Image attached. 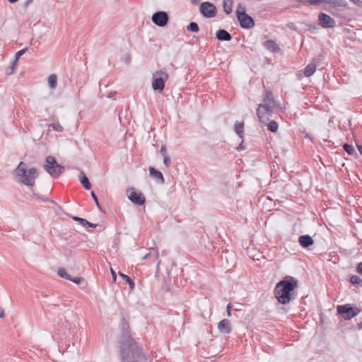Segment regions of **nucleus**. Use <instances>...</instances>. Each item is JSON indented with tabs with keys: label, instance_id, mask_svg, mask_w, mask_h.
Masks as SVG:
<instances>
[{
	"label": "nucleus",
	"instance_id": "nucleus-13",
	"mask_svg": "<svg viewBox=\"0 0 362 362\" xmlns=\"http://www.w3.org/2000/svg\"><path fill=\"white\" fill-rule=\"evenodd\" d=\"M300 245L304 247L308 248L314 244V240L309 235H303L298 238Z\"/></svg>",
	"mask_w": 362,
	"mask_h": 362
},
{
	"label": "nucleus",
	"instance_id": "nucleus-6",
	"mask_svg": "<svg viewBox=\"0 0 362 362\" xmlns=\"http://www.w3.org/2000/svg\"><path fill=\"white\" fill-rule=\"evenodd\" d=\"M337 310L344 320H351L361 312L358 307L349 303L338 305Z\"/></svg>",
	"mask_w": 362,
	"mask_h": 362
},
{
	"label": "nucleus",
	"instance_id": "nucleus-10",
	"mask_svg": "<svg viewBox=\"0 0 362 362\" xmlns=\"http://www.w3.org/2000/svg\"><path fill=\"white\" fill-rule=\"evenodd\" d=\"M151 20L156 25L164 27L168 24L169 16L165 11H157L152 15Z\"/></svg>",
	"mask_w": 362,
	"mask_h": 362
},
{
	"label": "nucleus",
	"instance_id": "nucleus-52",
	"mask_svg": "<svg viewBox=\"0 0 362 362\" xmlns=\"http://www.w3.org/2000/svg\"><path fill=\"white\" fill-rule=\"evenodd\" d=\"M354 4L357 6H361L362 5V1L361 0H351Z\"/></svg>",
	"mask_w": 362,
	"mask_h": 362
},
{
	"label": "nucleus",
	"instance_id": "nucleus-38",
	"mask_svg": "<svg viewBox=\"0 0 362 362\" xmlns=\"http://www.w3.org/2000/svg\"><path fill=\"white\" fill-rule=\"evenodd\" d=\"M65 324L68 325V326H69V334H73L75 332V330H76L75 325H74L72 323L68 322L67 320H65Z\"/></svg>",
	"mask_w": 362,
	"mask_h": 362
},
{
	"label": "nucleus",
	"instance_id": "nucleus-8",
	"mask_svg": "<svg viewBox=\"0 0 362 362\" xmlns=\"http://www.w3.org/2000/svg\"><path fill=\"white\" fill-rule=\"evenodd\" d=\"M199 11L202 16L211 18L216 16L217 9L214 4L209 1H204L200 4Z\"/></svg>",
	"mask_w": 362,
	"mask_h": 362
},
{
	"label": "nucleus",
	"instance_id": "nucleus-3",
	"mask_svg": "<svg viewBox=\"0 0 362 362\" xmlns=\"http://www.w3.org/2000/svg\"><path fill=\"white\" fill-rule=\"evenodd\" d=\"M16 180L18 182L28 187H33L35 182V178L37 177V169L31 168L27 170V164L21 162L14 170Z\"/></svg>",
	"mask_w": 362,
	"mask_h": 362
},
{
	"label": "nucleus",
	"instance_id": "nucleus-32",
	"mask_svg": "<svg viewBox=\"0 0 362 362\" xmlns=\"http://www.w3.org/2000/svg\"><path fill=\"white\" fill-rule=\"evenodd\" d=\"M58 275L63 279L70 280L71 278V276L66 271L64 268L59 269L57 272Z\"/></svg>",
	"mask_w": 362,
	"mask_h": 362
},
{
	"label": "nucleus",
	"instance_id": "nucleus-27",
	"mask_svg": "<svg viewBox=\"0 0 362 362\" xmlns=\"http://www.w3.org/2000/svg\"><path fill=\"white\" fill-rule=\"evenodd\" d=\"M343 148L349 155L352 156L356 154L357 156V153L352 145L345 143L343 144Z\"/></svg>",
	"mask_w": 362,
	"mask_h": 362
},
{
	"label": "nucleus",
	"instance_id": "nucleus-34",
	"mask_svg": "<svg viewBox=\"0 0 362 362\" xmlns=\"http://www.w3.org/2000/svg\"><path fill=\"white\" fill-rule=\"evenodd\" d=\"M49 127H52L53 130L58 132H62L64 131L63 127L59 122L50 124Z\"/></svg>",
	"mask_w": 362,
	"mask_h": 362
},
{
	"label": "nucleus",
	"instance_id": "nucleus-44",
	"mask_svg": "<svg viewBox=\"0 0 362 362\" xmlns=\"http://www.w3.org/2000/svg\"><path fill=\"white\" fill-rule=\"evenodd\" d=\"M33 197H36V198H37V199H40V200H42V201L45 202H48V201H49L48 198L40 197L38 194H35V193H34V192L33 193Z\"/></svg>",
	"mask_w": 362,
	"mask_h": 362
},
{
	"label": "nucleus",
	"instance_id": "nucleus-53",
	"mask_svg": "<svg viewBox=\"0 0 362 362\" xmlns=\"http://www.w3.org/2000/svg\"><path fill=\"white\" fill-rule=\"evenodd\" d=\"M87 223L88 224H86V226L90 227V228H95L97 227V226H98L97 224L90 223L89 221H88Z\"/></svg>",
	"mask_w": 362,
	"mask_h": 362
},
{
	"label": "nucleus",
	"instance_id": "nucleus-43",
	"mask_svg": "<svg viewBox=\"0 0 362 362\" xmlns=\"http://www.w3.org/2000/svg\"><path fill=\"white\" fill-rule=\"evenodd\" d=\"M160 153L162 154V156L164 157V156H168V153H167V149H166V147L165 146L163 145L160 148Z\"/></svg>",
	"mask_w": 362,
	"mask_h": 362
},
{
	"label": "nucleus",
	"instance_id": "nucleus-56",
	"mask_svg": "<svg viewBox=\"0 0 362 362\" xmlns=\"http://www.w3.org/2000/svg\"><path fill=\"white\" fill-rule=\"evenodd\" d=\"M357 148H358V150L360 152L361 155L362 156V146L357 144Z\"/></svg>",
	"mask_w": 362,
	"mask_h": 362
},
{
	"label": "nucleus",
	"instance_id": "nucleus-58",
	"mask_svg": "<svg viewBox=\"0 0 362 362\" xmlns=\"http://www.w3.org/2000/svg\"><path fill=\"white\" fill-rule=\"evenodd\" d=\"M10 4H15L19 0H7Z\"/></svg>",
	"mask_w": 362,
	"mask_h": 362
},
{
	"label": "nucleus",
	"instance_id": "nucleus-60",
	"mask_svg": "<svg viewBox=\"0 0 362 362\" xmlns=\"http://www.w3.org/2000/svg\"><path fill=\"white\" fill-rule=\"evenodd\" d=\"M358 327L359 329H362V322H361L360 323L358 324Z\"/></svg>",
	"mask_w": 362,
	"mask_h": 362
},
{
	"label": "nucleus",
	"instance_id": "nucleus-1",
	"mask_svg": "<svg viewBox=\"0 0 362 362\" xmlns=\"http://www.w3.org/2000/svg\"><path fill=\"white\" fill-rule=\"evenodd\" d=\"M121 362L147 361L148 358L130 334L129 323L125 318H122L121 337L119 340Z\"/></svg>",
	"mask_w": 362,
	"mask_h": 362
},
{
	"label": "nucleus",
	"instance_id": "nucleus-16",
	"mask_svg": "<svg viewBox=\"0 0 362 362\" xmlns=\"http://www.w3.org/2000/svg\"><path fill=\"white\" fill-rule=\"evenodd\" d=\"M149 173L151 177H154L156 180H158L160 183L165 182V180H164L162 173L160 172L159 170H156L155 168L150 167L149 168Z\"/></svg>",
	"mask_w": 362,
	"mask_h": 362
},
{
	"label": "nucleus",
	"instance_id": "nucleus-19",
	"mask_svg": "<svg viewBox=\"0 0 362 362\" xmlns=\"http://www.w3.org/2000/svg\"><path fill=\"white\" fill-rule=\"evenodd\" d=\"M234 130L240 139L243 138L244 123L236 121L234 124Z\"/></svg>",
	"mask_w": 362,
	"mask_h": 362
},
{
	"label": "nucleus",
	"instance_id": "nucleus-11",
	"mask_svg": "<svg viewBox=\"0 0 362 362\" xmlns=\"http://www.w3.org/2000/svg\"><path fill=\"white\" fill-rule=\"evenodd\" d=\"M318 21L319 25L323 28H332L336 26L335 21L325 13H320L318 15Z\"/></svg>",
	"mask_w": 362,
	"mask_h": 362
},
{
	"label": "nucleus",
	"instance_id": "nucleus-48",
	"mask_svg": "<svg viewBox=\"0 0 362 362\" xmlns=\"http://www.w3.org/2000/svg\"><path fill=\"white\" fill-rule=\"evenodd\" d=\"M33 2V0H26L23 4L24 8L26 9Z\"/></svg>",
	"mask_w": 362,
	"mask_h": 362
},
{
	"label": "nucleus",
	"instance_id": "nucleus-18",
	"mask_svg": "<svg viewBox=\"0 0 362 362\" xmlns=\"http://www.w3.org/2000/svg\"><path fill=\"white\" fill-rule=\"evenodd\" d=\"M78 177H79L80 182H81V185H83V187L86 189H90L91 188V184L89 182V180H88V177L86 175V174L83 171H81Z\"/></svg>",
	"mask_w": 362,
	"mask_h": 362
},
{
	"label": "nucleus",
	"instance_id": "nucleus-24",
	"mask_svg": "<svg viewBox=\"0 0 362 362\" xmlns=\"http://www.w3.org/2000/svg\"><path fill=\"white\" fill-rule=\"evenodd\" d=\"M259 107L266 111V114H268L269 117H272L274 114V107L269 103L259 104Z\"/></svg>",
	"mask_w": 362,
	"mask_h": 362
},
{
	"label": "nucleus",
	"instance_id": "nucleus-50",
	"mask_svg": "<svg viewBox=\"0 0 362 362\" xmlns=\"http://www.w3.org/2000/svg\"><path fill=\"white\" fill-rule=\"evenodd\" d=\"M117 92L116 91H111L108 93L107 95V98H112V99H114L115 96L117 95Z\"/></svg>",
	"mask_w": 362,
	"mask_h": 362
},
{
	"label": "nucleus",
	"instance_id": "nucleus-30",
	"mask_svg": "<svg viewBox=\"0 0 362 362\" xmlns=\"http://www.w3.org/2000/svg\"><path fill=\"white\" fill-rule=\"evenodd\" d=\"M278 127H279V124L276 121L272 120V121H270L267 124V129L271 132H273V133L276 132L278 130Z\"/></svg>",
	"mask_w": 362,
	"mask_h": 362
},
{
	"label": "nucleus",
	"instance_id": "nucleus-40",
	"mask_svg": "<svg viewBox=\"0 0 362 362\" xmlns=\"http://www.w3.org/2000/svg\"><path fill=\"white\" fill-rule=\"evenodd\" d=\"M76 284H81V282L84 281V279L82 277H71L69 280Z\"/></svg>",
	"mask_w": 362,
	"mask_h": 362
},
{
	"label": "nucleus",
	"instance_id": "nucleus-54",
	"mask_svg": "<svg viewBox=\"0 0 362 362\" xmlns=\"http://www.w3.org/2000/svg\"><path fill=\"white\" fill-rule=\"evenodd\" d=\"M5 316L4 310L3 308H0V317L3 318Z\"/></svg>",
	"mask_w": 362,
	"mask_h": 362
},
{
	"label": "nucleus",
	"instance_id": "nucleus-15",
	"mask_svg": "<svg viewBox=\"0 0 362 362\" xmlns=\"http://www.w3.org/2000/svg\"><path fill=\"white\" fill-rule=\"evenodd\" d=\"M264 47L273 53H276L280 51V48L274 40H268L264 42Z\"/></svg>",
	"mask_w": 362,
	"mask_h": 362
},
{
	"label": "nucleus",
	"instance_id": "nucleus-28",
	"mask_svg": "<svg viewBox=\"0 0 362 362\" xmlns=\"http://www.w3.org/2000/svg\"><path fill=\"white\" fill-rule=\"evenodd\" d=\"M349 281L354 285H358L362 287V279L357 275H352Z\"/></svg>",
	"mask_w": 362,
	"mask_h": 362
},
{
	"label": "nucleus",
	"instance_id": "nucleus-25",
	"mask_svg": "<svg viewBox=\"0 0 362 362\" xmlns=\"http://www.w3.org/2000/svg\"><path fill=\"white\" fill-rule=\"evenodd\" d=\"M119 275L120 276V277L122 279H124L129 284L130 290H133L134 288V283L133 280L129 276H127L122 272H119Z\"/></svg>",
	"mask_w": 362,
	"mask_h": 362
},
{
	"label": "nucleus",
	"instance_id": "nucleus-36",
	"mask_svg": "<svg viewBox=\"0 0 362 362\" xmlns=\"http://www.w3.org/2000/svg\"><path fill=\"white\" fill-rule=\"evenodd\" d=\"M16 64H17V63L13 61V62H12L11 65V66H9L6 69V74L7 75H11V74H13V72H14L15 67H16Z\"/></svg>",
	"mask_w": 362,
	"mask_h": 362
},
{
	"label": "nucleus",
	"instance_id": "nucleus-22",
	"mask_svg": "<svg viewBox=\"0 0 362 362\" xmlns=\"http://www.w3.org/2000/svg\"><path fill=\"white\" fill-rule=\"evenodd\" d=\"M233 0H223V8L226 14H230L232 12Z\"/></svg>",
	"mask_w": 362,
	"mask_h": 362
},
{
	"label": "nucleus",
	"instance_id": "nucleus-12",
	"mask_svg": "<svg viewBox=\"0 0 362 362\" xmlns=\"http://www.w3.org/2000/svg\"><path fill=\"white\" fill-rule=\"evenodd\" d=\"M218 329L222 334H230L232 332V327L230 320L223 319L218 324Z\"/></svg>",
	"mask_w": 362,
	"mask_h": 362
},
{
	"label": "nucleus",
	"instance_id": "nucleus-49",
	"mask_svg": "<svg viewBox=\"0 0 362 362\" xmlns=\"http://www.w3.org/2000/svg\"><path fill=\"white\" fill-rule=\"evenodd\" d=\"M332 0H321V4L325 3V6H330L332 4Z\"/></svg>",
	"mask_w": 362,
	"mask_h": 362
},
{
	"label": "nucleus",
	"instance_id": "nucleus-55",
	"mask_svg": "<svg viewBox=\"0 0 362 362\" xmlns=\"http://www.w3.org/2000/svg\"><path fill=\"white\" fill-rule=\"evenodd\" d=\"M190 1L193 5H197L199 3V0H190Z\"/></svg>",
	"mask_w": 362,
	"mask_h": 362
},
{
	"label": "nucleus",
	"instance_id": "nucleus-17",
	"mask_svg": "<svg viewBox=\"0 0 362 362\" xmlns=\"http://www.w3.org/2000/svg\"><path fill=\"white\" fill-rule=\"evenodd\" d=\"M257 115L261 123L266 124L269 120L270 117L269 115L266 114V111L259 107V106L257 110Z\"/></svg>",
	"mask_w": 362,
	"mask_h": 362
},
{
	"label": "nucleus",
	"instance_id": "nucleus-35",
	"mask_svg": "<svg viewBox=\"0 0 362 362\" xmlns=\"http://www.w3.org/2000/svg\"><path fill=\"white\" fill-rule=\"evenodd\" d=\"M71 218L75 221L79 222L83 226H86V224H88L87 223L88 221L85 218H81L78 216H72Z\"/></svg>",
	"mask_w": 362,
	"mask_h": 362
},
{
	"label": "nucleus",
	"instance_id": "nucleus-9",
	"mask_svg": "<svg viewBox=\"0 0 362 362\" xmlns=\"http://www.w3.org/2000/svg\"><path fill=\"white\" fill-rule=\"evenodd\" d=\"M129 199L134 204L142 206L146 202V198L142 192H136L134 187H131L127 190Z\"/></svg>",
	"mask_w": 362,
	"mask_h": 362
},
{
	"label": "nucleus",
	"instance_id": "nucleus-33",
	"mask_svg": "<svg viewBox=\"0 0 362 362\" xmlns=\"http://www.w3.org/2000/svg\"><path fill=\"white\" fill-rule=\"evenodd\" d=\"M324 10L330 13L334 16H336V17L341 16L338 8H328L327 6H324Z\"/></svg>",
	"mask_w": 362,
	"mask_h": 362
},
{
	"label": "nucleus",
	"instance_id": "nucleus-23",
	"mask_svg": "<svg viewBox=\"0 0 362 362\" xmlns=\"http://www.w3.org/2000/svg\"><path fill=\"white\" fill-rule=\"evenodd\" d=\"M264 103L274 104L275 100L273 96V93L269 90H265V95L263 99Z\"/></svg>",
	"mask_w": 362,
	"mask_h": 362
},
{
	"label": "nucleus",
	"instance_id": "nucleus-39",
	"mask_svg": "<svg viewBox=\"0 0 362 362\" xmlns=\"http://www.w3.org/2000/svg\"><path fill=\"white\" fill-rule=\"evenodd\" d=\"M91 197H92V198L93 199V200H94V202H95V204H96L97 207H98L100 211H102V207H101V206H100V203H99V201H98V197H97V195L95 194V193L93 191H92V192H91Z\"/></svg>",
	"mask_w": 362,
	"mask_h": 362
},
{
	"label": "nucleus",
	"instance_id": "nucleus-29",
	"mask_svg": "<svg viewBox=\"0 0 362 362\" xmlns=\"http://www.w3.org/2000/svg\"><path fill=\"white\" fill-rule=\"evenodd\" d=\"M187 30L192 33H198L199 31V27L195 22H191L187 25Z\"/></svg>",
	"mask_w": 362,
	"mask_h": 362
},
{
	"label": "nucleus",
	"instance_id": "nucleus-14",
	"mask_svg": "<svg viewBox=\"0 0 362 362\" xmlns=\"http://www.w3.org/2000/svg\"><path fill=\"white\" fill-rule=\"evenodd\" d=\"M216 37L220 41H230L232 36L227 30L219 29L216 33Z\"/></svg>",
	"mask_w": 362,
	"mask_h": 362
},
{
	"label": "nucleus",
	"instance_id": "nucleus-41",
	"mask_svg": "<svg viewBox=\"0 0 362 362\" xmlns=\"http://www.w3.org/2000/svg\"><path fill=\"white\" fill-rule=\"evenodd\" d=\"M307 4L311 6H320L321 5V0H307Z\"/></svg>",
	"mask_w": 362,
	"mask_h": 362
},
{
	"label": "nucleus",
	"instance_id": "nucleus-31",
	"mask_svg": "<svg viewBox=\"0 0 362 362\" xmlns=\"http://www.w3.org/2000/svg\"><path fill=\"white\" fill-rule=\"evenodd\" d=\"M151 257H155L156 259L158 258V252L154 248H151L148 253H147L144 257V259H149Z\"/></svg>",
	"mask_w": 362,
	"mask_h": 362
},
{
	"label": "nucleus",
	"instance_id": "nucleus-46",
	"mask_svg": "<svg viewBox=\"0 0 362 362\" xmlns=\"http://www.w3.org/2000/svg\"><path fill=\"white\" fill-rule=\"evenodd\" d=\"M356 271L358 273L362 275V262L358 264L356 267Z\"/></svg>",
	"mask_w": 362,
	"mask_h": 362
},
{
	"label": "nucleus",
	"instance_id": "nucleus-57",
	"mask_svg": "<svg viewBox=\"0 0 362 362\" xmlns=\"http://www.w3.org/2000/svg\"><path fill=\"white\" fill-rule=\"evenodd\" d=\"M296 1L303 3L304 4H307V0H295Z\"/></svg>",
	"mask_w": 362,
	"mask_h": 362
},
{
	"label": "nucleus",
	"instance_id": "nucleus-7",
	"mask_svg": "<svg viewBox=\"0 0 362 362\" xmlns=\"http://www.w3.org/2000/svg\"><path fill=\"white\" fill-rule=\"evenodd\" d=\"M168 78V74L162 71H157L153 74L152 88L154 90H157L158 93H163L166 81Z\"/></svg>",
	"mask_w": 362,
	"mask_h": 362
},
{
	"label": "nucleus",
	"instance_id": "nucleus-2",
	"mask_svg": "<svg viewBox=\"0 0 362 362\" xmlns=\"http://www.w3.org/2000/svg\"><path fill=\"white\" fill-rule=\"evenodd\" d=\"M298 286V280L291 276H286L279 281L274 288V293L277 301L283 305L289 303L296 298L295 290Z\"/></svg>",
	"mask_w": 362,
	"mask_h": 362
},
{
	"label": "nucleus",
	"instance_id": "nucleus-21",
	"mask_svg": "<svg viewBox=\"0 0 362 362\" xmlns=\"http://www.w3.org/2000/svg\"><path fill=\"white\" fill-rule=\"evenodd\" d=\"M315 70L316 64L314 63H310L305 66L304 69V75L306 77H310L315 73Z\"/></svg>",
	"mask_w": 362,
	"mask_h": 362
},
{
	"label": "nucleus",
	"instance_id": "nucleus-20",
	"mask_svg": "<svg viewBox=\"0 0 362 362\" xmlns=\"http://www.w3.org/2000/svg\"><path fill=\"white\" fill-rule=\"evenodd\" d=\"M328 8H337L338 7H343L348 8V3L345 0H332V4Z\"/></svg>",
	"mask_w": 362,
	"mask_h": 362
},
{
	"label": "nucleus",
	"instance_id": "nucleus-59",
	"mask_svg": "<svg viewBox=\"0 0 362 362\" xmlns=\"http://www.w3.org/2000/svg\"><path fill=\"white\" fill-rule=\"evenodd\" d=\"M57 305H58L57 304L52 303L48 306L50 307L51 308H52L53 307L57 306Z\"/></svg>",
	"mask_w": 362,
	"mask_h": 362
},
{
	"label": "nucleus",
	"instance_id": "nucleus-45",
	"mask_svg": "<svg viewBox=\"0 0 362 362\" xmlns=\"http://www.w3.org/2000/svg\"><path fill=\"white\" fill-rule=\"evenodd\" d=\"M246 148V146L243 144V141L241 142V144H240L237 147H236V150L237 151H241V150H244Z\"/></svg>",
	"mask_w": 362,
	"mask_h": 362
},
{
	"label": "nucleus",
	"instance_id": "nucleus-47",
	"mask_svg": "<svg viewBox=\"0 0 362 362\" xmlns=\"http://www.w3.org/2000/svg\"><path fill=\"white\" fill-rule=\"evenodd\" d=\"M231 308H232L231 303H228L227 305V308H226V311H227V315L228 316H230L231 315V311H230Z\"/></svg>",
	"mask_w": 362,
	"mask_h": 362
},
{
	"label": "nucleus",
	"instance_id": "nucleus-42",
	"mask_svg": "<svg viewBox=\"0 0 362 362\" xmlns=\"http://www.w3.org/2000/svg\"><path fill=\"white\" fill-rule=\"evenodd\" d=\"M170 158L168 156L163 157V163L167 168L170 166Z\"/></svg>",
	"mask_w": 362,
	"mask_h": 362
},
{
	"label": "nucleus",
	"instance_id": "nucleus-51",
	"mask_svg": "<svg viewBox=\"0 0 362 362\" xmlns=\"http://www.w3.org/2000/svg\"><path fill=\"white\" fill-rule=\"evenodd\" d=\"M110 270H111V274H112V281H113V282H115L116 280H117L116 273H115V272L112 269H111Z\"/></svg>",
	"mask_w": 362,
	"mask_h": 362
},
{
	"label": "nucleus",
	"instance_id": "nucleus-26",
	"mask_svg": "<svg viewBox=\"0 0 362 362\" xmlns=\"http://www.w3.org/2000/svg\"><path fill=\"white\" fill-rule=\"evenodd\" d=\"M48 83L49 86L54 89L57 87V77L55 74H51L48 78Z\"/></svg>",
	"mask_w": 362,
	"mask_h": 362
},
{
	"label": "nucleus",
	"instance_id": "nucleus-37",
	"mask_svg": "<svg viewBox=\"0 0 362 362\" xmlns=\"http://www.w3.org/2000/svg\"><path fill=\"white\" fill-rule=\"evenodd\" d=\"M26 50H27V48H25V49H23L19 50L18 52H17L16 53V54H15V59H14L13 62H16V63H17V62H18V59H19V58H20V57H21L23 54H25V53Z\"/></svg>",
	"mask_w": 362,
	"mask_h": 362
},
{
	"label": "nucleus",
	"instance_id": "nucleus-4",
	"mask_svg": "<svg viewBox=\"0 0 362 362\" xmlns=\"http://www.w3.org/2000/svg\"><path fill=\"white\" fill-rule=\"evenodd\" d=\"M46 163L43 168L53 177H59L65 170V168L57 162L54 156H49L45 159Z\"/></svg>",
	"mask_w": 362,
	"mask_h": 362
},
{
	"label": "nucleus",
	"instance_id": "nucleus-5",
	"mask_svg": "<svg viewBox=\"0 0 362 362\" xmlns=\"http://www.w3.org/2000/svg\"><path fill=\"white\" fill-rule=\"evenodd\" d=\"M235 13L237 20L242 28L250 29L255 26L254 19L246 13L245 8L240 4L238 5Z\"/></svg>",
	"mask_w": 362,
	"mask_h": 362
}]
</instances>
